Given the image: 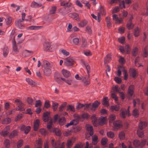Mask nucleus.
<instances>
[{
	"label": "nucleus",
	"mask_w": 148,
	"mask_h": 148,
	"mask_svg": "<svg viewBox=\"0 0 148 148\" xmlns=\"http://www.w3.org/2000/svg\"><path fill=\"white\" fill-rule=\"evenodd\" d=\"M55 139H52L51 141V145L53 148H64L65 143L64 142L62 143V145H60V141L58 139L56 141H55Z\"/></svg>",
	"instance_id": "nucleus-1"
},
{
	"label": "nucleus",
	"mask_w": 148,
	"mask_h": 148,
	"mask_svg": "<svg viewBox=\"0 0 148 148\" xmlns=\"http://www.w3.org/2000/svg\"><path fill=\"white\" fill-rule=\"evenodd\" d=\"M14 102L18 106V108L16 109V110L21 111H24L25 110L24 107L25 105L21 100L16 99L15 100Z\"/></svg>",
	"instance_id": "nucleus-2"
},
{
	"label": "nucleus",
	"mask_w": 148,
	"mask_h": 148,
	"mask_svg": "<svg viewBox=\"0 0 148 148\" xmlns=\"http://www.w3.org/2000/svg\"><path fill=\"white\" fill-rule=\"evenodd\" d=\"M146 139H143L140 141L138 139H135L133 142L134 146L136 147H142L146 144Z\"/></svg>",
	"instance_id": "nucleus-3"
},
{
	"label": "nucleus",
	"mask_w": 148,
	"mask_h": 148,
	"mask_svg": "<svg viewBox=\"0 0 148 148\" xmlns=\"http://www.w3.org/2000/svg\"><path fill=\"white\" fill-rule=\"evenodd\" d=\"M134 86L133 85H130L128 87L127 90L128 96L127 97L129 99H131V97L134 94Z\"/></svg>",
	"instance_id": "nucleus-4"
},
{
	"label": "nucleus",
	"mask_w": 148,
	"mask_h": 148,
	"mask_svg": "<svg viewBox=\"0 0 148 148\" xmlns=\"http://www.w3.org/2000/svg\"><path fill=\"white\" fill-rule=\"evenodd\" d=\"M74 63V60L72 58H66L64 61V65L68 67H69L73 65Z\"/></svg>",
	"instance_id": "nucleus-5"
},
{
	"label": "nucleus",
	"mask_w": 148,
	"mask_h": 148,
	"mask_svg": "<svg viewBox=\"0 0 148 148\" xmlns=\"http://www.w3.org/2000/svg\"><path fill=\"white\" fill-rule=\"evenodd\" d=\"M23 22L21 19H18L15 21V25L17 27L20 29H23L25 26L22 23Z\"/></svg>",
	"instance_id": "nucleus-6"
},
{
	"label": "nucleus",
	"mask_w": 148,
	"mask_h": 148,
	"mask_svg": "<svg viewBox=\"0 0 148 148\" xmlns=\"http://www.w3.org/2000/svg\"><path fill=\"white\" fill-rule=\"evenodd\" d=\"M84 85L86 86L89 85L90 84V79L89 75H88L85 76H82V80Z\"/></svg>",
	"instance_id": "nucleus-7"
},
{
	"label": "nucleus",
	"mask_w": 148,
	"mask_h": 148,
	"mask_svg": "<svg viewBox=\"0 0 148 148\" xmlns=\"http://www.w3.org/2000/svg\"><path fill=\"white\" fill-rule=\"evenodd\" d=\"M12 48L13 51L16 53H17L19 52V49L17 47V45H18V44H16L14 37L12 39Z\"/></svg>",
	"instance_id": "nucleus-8"
},
{
	"label": "nucleus",
	"mask_w": 148,
	"mask_h": 148,
	"mask_svg": "<svg viewBox=\"0 0 148 148\" xmlns=\"http://www.w3.org/2000/svg\"><path fill=\"white\" fill-rule=\"evenodd\" d=\"M50 112H46L43 114L42 120L45 122H47L49 120L50 121V118H51L49 116Z\"/></svg>",
	"instance_id": "nucleus-9"
},
{
	"label": "nucleus",
	"mask_w": 148,
	"mask_h": 148,
	"mask_svg": "<svg viewBox=\"0 0 148 148\" xmlns=\"http://www.w3.org/2000/svg\"><path fill=\"white\" fill-rule=\"evenodd\" d=\"M10 130V128L9 126H7L4 129L3 131L0 132V134L2 136L5 137L9 133Z\"/></svg>",
	"instance_id": "nucleus-10"
},
{
	"label": "nucleus",
	"mask_w": 148,
	"mask_h": 148,
	"mask_svg": "<svg viewBox=\"0 0 148 148\" xmlns=\"http://www.w3.org/2000/svg\"><path fill=\"white\" fill-rule=\"evenodd\" d=\"M31 127L29 126H26L24 125H22L20 128L21 131L24 132V133L27 134L30 131L31 129Z\"/></svg>",
	"instance_id": "nucleus-11"
},
{
	"label": "nucleus",
	"mask_w": 148,
	"mask_h": 148,
	"mask_svg": "<svg viewBox=\"0 0 148 148\" xmlns=\"http://www.w3.org/2000/svg\"><path fill=\"white\" fill-rule=\"evenodd\" d=\"M68 15L69 17L73 18L77 21H79L80 20L79 15L77 13H71L69 14Z\"/></svg>",
	"instance_id": "nucleus-12"
},
{
	"label": "nucleus",
	"mask_w": 148,
	"mask_h": 148,
	"mask_svg": "<svg viewBox=\"0 0 148 148\" xmlns=\"http://www.w3.org/2000/svg\"><path fill=\"white\" fill-rule=\"evenodd\" d=\"M51 44L48 42H45L43 45V50L45 51H50Z\"/></svg>",
	"instance_id": "nucleus-13"
},
{
	"label": "nucleus",
	"mask_w": 148,
	"mask_h": 148,
	"mask_svg": "<svg viewBox=\"0 0 148 148\" xmlns=\"http://www.w3.org/2000/svg\"><path fill=\"white\" fill-rule=\"evenodd\" d=\"M91 105V103L88 104H82L80 103H78L76 107V108L77 110H80L84 107H85L86 108H89Z\"/></svg>",
	"instance_id": "nucleus-14"
},
{
	"label": "nucleus",
	"mask_w": 148,
	"mask_h": 148,
	"mask_svg": "<svg viewBox=\"0 0 148 148\" xmlns=\"http://www.w3.org/2000/svg\"><path fill=\"white\" fill-rule=\"evenodd\" d=\"M51 132L55 133V135L58 136H60L61 134L60 130L57 128H53L51 130Z\"/></svg>",
	"instance_id": "nucleus-15"
},
{
	"label": "nucleus",
	"mask_w": 148,
	"mask_h": 148,
	"mask_svg": "<svg viewBox=\"0 0 148 148\" xmlns=\"http://www.w3.org/2000/svg\"><path fill=\"white\" fill-rule=\"evenodd\" d=\"M146 8L143 9L141 11V14L143 15L147 16L148 15V1L146 3Z\"/></svg>",
	"instance_id": "nucleus-16"
},
{
	"label": "nucleus",
	"mask_w": 148,
	"mask_h": 148,
	"mask_svg": "<svg viewBox=\"0 0 148 148\" xmlns=\"http://www.w3.org/2000/svg\"><path fill=\"white\" fill-rule=\"evenodd\" d=\"M52 73L51 69L50 68L45 67L44 70V75L47 76L50 75Z\"/></svg>",
	"instance_id": "nucleus-17"
},
{
	"label": "nucleus",
	"mask_w": 148,
	"mask_h": 148,
	"mask_svg": "<svg viewBox=\"0 0 148 148\" xmlns=\"http://www.w3.org/2000/svg\"><path fill=\"white\" fill-rule=\"evenodd\" d=\"M40 121L39 119H37L34 123V130L37 131L39 127Z\"/></svg>",
	"instance_id": "nucleus-18"
},
{
	"label": "nucleus",
	"mask_w": 148,
	"mask_h": 148,
	"mask_svg": "<svg viewBox=\"0 0 148 148\" xmlns=\"http://www.w3.org/2000/svg\"><path fill=\"white\" fill-rule=\"evenodd\" d=\"M113 125L115 127L119 128L122 126L121 122L120 120H116L113 122Z\"/></svg>",
	"instance_id": "nucleus-19"
},
{
	"label": "nucleus",
	"mask_w": 148,
	"mask_h": 148,
	"mask_svg": "<svg viewBox=\"0 0 148 148\" xmlns=\"http://www.w3.org/2000/svg\"><path fill=\"white\" fill-rule=\"evenodd\" d=\"M78 123V121L76 119H73L70 122L66 124L65 126L67 127H68L70 126L71 125H76Z\"/></svg>",
	"instance_id": "nucleus-20"
},
{
	"label": "nucleus",
	"mask_w": 148,
	"mask_h": 148,
	"mask_svg": "<svg viewBox=\"0 0 148 148\" xmlns=\"http://www.w3.org/2000/svg\"><path fill=\"white\" fill-rule=\"evenodd\" d=\"M53 123V119L52 118H50V121L47 123V127L48 130L50 132H51V130L52 128H53L52 127V125Z\"/></svg>",
	"instance_id": "nucleus-21"
},
{
	"label": "nucleus",
	"mask_w": 148,
	"mask_h": 148,
	"mask_svg": "<svg viewBox=\"0 0 148 148\" xmlns=\"http://www.w3.org/2000/svg\"><path fill=\"white\" fill-rule=\"evenodd\" d=\"M62 73L63 76L65 77H68L71 75V74L69 71L64 69L62 70Z\"/></svg>",
	"instance_id": "nucleus-22"
},
{
	"label": "nucleus",
	"mask_w": 148,
	"mask_h": 148,
	"mask_svg": "<svg viewBox=\"0 0 148 148\" xmlns=\"http://www.w3.org/2000/svg\"><path fill=\"white\" fill-rule=\"evenodd\" d=\"M147 123L145 121H141L139 124V128L143 130L147 126Z\"/></svg>",
	"instance_id": "nucleus-23"
},
{
	"label": "nucleus",
	"mask_w": 148,
	"mask_h": 148,
	"mask_svg": "<svg viewBox=\"0 0 148 148\" xmlns=\"http://www.w3.org/2000/svg\"><path fill=\"white\" fill-rule=\"evenodd\" d=\"M86 130L88 131H90L89 135L90 136H92L94 132L93 127L92 126L89 125L86 126Z\"/></svg>",
	"instance_id": "nucleus-24"
},
{
	"label": "nucleus",
	"mask_w": 148,
	"mask_h": 148,
	"mask_svg": "<svg viewBox=\"0 0 148 148\" xmlns=\"http://www.w3.org/2000/svg\"><path fill=\"white\" fill-rule=\"evenodd\" d=\"M107 118L106 117L101 116L99 119V124L100 125H103L105 123Z\"/></svg>",
	"instance_id": "nucleus-25"
},
{
	"label": "nucleus",
	"mask_w": 148,
	"mask_h": 148,
	"mask_svg": "<svg viewBox=\"0 0 148 148\" xmlns=\"http://www.w3.org/2000/svg\"><path fill=\"white\" fill-rule=\"evenodd\" d=\"M18 132L17 130H14L10 134L9 137L10 138H14L18 135Z\"/></svg>",
	"instance_id": "nucleus-26"
},
{
	"label": "nucleus",
	"mask_w": 148,
	"mask_h": 148,
	"mask_svg": "<svg viewBox=\"0 0 148 148\" xmlns=\"http://www.w3.org/2000/svg\"><path fill=\"white\" fill-rule=\"evenodd\" d=\"M26 80L29 85L32 86V87L34 86L36 84L35 82L30 78H27L26 79Z\"/></svg>",
	"instance_id": "nucleus-27"
},
{
	"label": "nucleus",
	"mask_w": 148,
	"mask_h": 148,
	"mask_svg": "<svg viewBox=\"0 0 148 148\" xmlns=\"http://www.w3.org/2000/svg\"><path fill=\"white\" fill-rule=\"evenodd\" d=\"M83 65H84L86 67V69L87 71V73L88 75H89V73L90 71V67L89 66L88 64L85 61H83L82 62Z\"/></svg>",
	"instance_id": "nucleus-28"
},
{
	"label": "nucleus",
	"mask_w": 148,
	"mask_h": 148,
	"mask_svg": "<svg viewBox=\"0 0 148 148\" xmlns=\"http://www.w3.org/2000/svg\"><path fill=\"white\" fill-rule=\"evenodd\" d=\"M80 38L77 37H75L73 39V43L75 45L77 46L80 42Z\"/></svg>",
	"instance_id": "nucleus-29"
},
{
	"label": "nucleus",
	"mask_w": 148,
	"mask_h": 148,
	"mask_svg": "<svg viewBox=\"0 0 148 148\" xmlns=\"http://www.w3.org/2000/svg\"><path fill=\"white\" fill-rule=\"evenodd\" d=\"M66 122V119L64 117H60L59 120V123L60 125H64Z\"/></svg>",
	"instance_id": "nucleus-30"
},
{
	"label": "nucleus",
	"mask_w": 148,
	"mask_h": 148,
	"mask_svg": "<svg viewBox=\"0 0 148 148\" xmlns=\"http://www.w3.org/2000/svg\"><path fill=\"white\" fill-rule=\"evenodd\" d=\"M43 65L45 68V67H49V68H51L52 66V64L46 60H45L43 61Z\"/></svg>",
	"instance_id": "nucleus-31"
},
{
	"label": "nucleus",
	"mask_w": 148,
	"mask_h": 148,
	"mask_svg": "<svg viewBox=\"0 0 148 148\" xmlns=\"http://www.w3.org/2000/svg\"><path fill=\"white\" fill-rule=\"evenodd\" d=\"M130 74L133 77H135L136 76V72L135 69H131L129 70Z\"/></svg>",
	"instance_id": "nucleus-32"
},
{
	"label": "nucleus",
	"mask_w": 148,
	"mask_h": 148,
	"mask_svg": "<svg viewBox=\"0 0 148 148\" xmlns=\"http://www.w3.org/2000/svg\"><path fill=\"white\" fill-rule=\"evenodd\" d=\"M42 5L41 3H38L34 1L32 2L31 5V7L35 8L40 7Z\"/></svg>",
	"instance_id": "nucleus-33"
},
{
	"label": "nucleus",
	"mask_w": 148,
	"mask_h": 148,
	"mask_svg": "<svg viewBox=\"0 0 148 148\" xmlns=\"http://www.w3.org/2000/svg\"><path fill=\"white\" fill-rule=\"evenodd\" d=\"M39 132L42 135L46 136L48 134V131L44 128H41L39 130Z\"/></svg>",
	"instance_id": "nucleus-34"
},
{
	"label": "nucleus",
	"mask_w": 148,
	"mask_h": 148,
	"mask_svg": "<svg viewBox=\"0 0 148 148\" xmlns=\"http://www.w3.org/2000/svg\"><path fill=\"white\" fill-rule=\"evenodd\" d=\"M108 101V97H105L103 99L102 104L105 106H109Z\"/></svg>",
	"instance_id": "nucleus-35"
},
{
	"label": "nucleus",
	"mask_w": 148,
	"mask_h": 148,
	"mask_svg": "<svg viewBox=\"0 0 148 148\" xmlns=\"http://www.w3.org/2000/svg\"><path fill=\"white\" fill-rule=\"evenodd\" d=\"M128 114L126 112V110L124 109L123 110H121L120 113V116L122 118L124 119L125 118L126 115Z\"/></svg>",
	"instance_id": "nucleus-36"
},
{
	"label": "nucleus",
	"mask_w": 148,
	"mask_h": 148,
	"mask_svg": "<svg viewBox=\"0 0 148 148\" xmlns=\"http://www.w3.org/2000/svg\"><path fill=\"white\" fill-rule=\"evenodd\" d=\"M132 115L135 118L138 117L139 114V112L138 110L135 109L132 112Z\"/></svg>",
	"instance_id": "nucleus-37"
},
{
	"label": "nucleus",
	"mask_w": 148,
	"mask_h": 148,
	"mask_svg": "<svg viewBox=\"0 0 148 148\" xmlns=\"http://www.w3.org/2000/svg\"><path fill=\"white\" fill-rule=\"evenodd\" d=\"M74 143V141H72L71 139L68 140L66 144V148H71Z\"/></svg>",
	"instance_id": "nucleus-38"
},
{
	"label": "nucleus",
	"mask_w": 148,
	"mask_h": 148,
	"mask_svg": "<svg viewBox=\"0 0 148 148\" xmlns=\"http://www.w3.org/2000/svg\"><path fill=\"white\" fill-rule=\"evenodd\" d=\"M42 27L41 26H31L27 28L28 30H37Z\"/></svg>",
	"instance_id": "nucleus-39"
},
{
	"label": "nucleus",
	"mask_w": 148,
	"mask_h": 148,
	"mask_svg": "<svg viewBox=\"0 0 148 148\" xmlns=\"http://www.w3.org/2000/svg\"><path fill=\"white\" fill-rule=\"evenodd\" d=\"M61 79L64 82L66 83L67 84L69 85H71L72 84V80L70 79H66L62 77H61Z\"/></svg>",
	"instance_id": "nucleus-40"
},
{
	"label": "nucleus",
	"mask_w": 148,
	"mask_h": 148,
	"mask_svg": "<svg viewBox=\"0 0 148 148\" xmlns=\"http://www.w3.org/2000/svg\"><path fill=\"white\" fill-rule=\"evenodd\" d=\"M87 20H84L80 22L79 24V26L80 27H83L85 26L87 24Z\"/></svg>",
	"instance_id": "nucleus-41"
},
{
	"label": "nucleus",
	"mask_w": 148,
	"mask_h": 148,
	"mask_svg": "<svg viewBox=\"0 0 148 148\" xmlns=\"http://www.w3.org/2000/svg\"><path fill=\"white\" fill-rule=\"evenodd\" d=\"M137 134L138 136L140 138H141L144 136V133L142 130H140L139 128L137 130Z\"/></svg>",
	"instance_id": "nucleus-42"
},
{
	"label": "nucleus",
	"mask_w": 148,
	"mask_h": 148,
	"mask_svg": "<svg viewBox=\"0 0 148 148\" xmlns=\"http://www.w3.org/2000/svg\"><path fill=\"white\" fill-rule=\"evenodd\" d=\"M66 110L74 112L75 111V109L74 106L71 105H69L67 106Z\"/></svg>",
	"instance_id": "nucleus-43"
},
{
	"label": "nucleus",
	"mask_w": 148,
	"mask_h": 148,
	"mask_svg": "<svg viewBox=\"0 0 148 148\" xmlns=\"http://www.w3.org/2000/svg\"><path fill=\"white\" fill-rule=\"evenodd\" d=\"M119 106L118 105H116L115 106H111L110 107V109L112 111L114 110L116 111H119Z\"/></svg>",
	"instance_id": "nucleus-44"
},
{
	"label": "nucleus",
	"mask_w": 148,
	"mask_h": 148,
	"mask_svg": "<svg viewBox=\"0 0 148 148\" xmlns=\"http://www.w3.org/2000/svg\"><path fill=\"white\" fill-rule=\"evenodd\" d=\"M134 27V25L132 22H129L127 23V28L129 30L133 29Z\"/></svg>",
	"instance_id": "nucleus-45"
},
{
	"label": "nucleus",
	"mask_w": 148,
	"mask_h": 148,
	"mask_svg": "<svg viewBox=\"0 0 148 148\" xmlns=\"http://www.w3.org/2000/svg\"><path fill=\"white\" fill-rule=\"evenodd\" d=\"M3 56L6 57L9 52L8 48L7 47H5L3 49Z\"/></svg>",
	"instance_id": "nucleus-46"
},
{
	"label": "nucleus",
	"mask_w": 148,
	"mask_h": 148,
	"mask_svg": "<svg viewBox=\"0 0 148 148\" xmlns=\"http://www.w3.org/2000/svg\"><path fill=\"white\" fill-rule=\"evenodd\" d=\"M100 8V12L99 13H100V14H101L103 15H106V12L105 10L103 7L101 5L99 7Z\"/></svg>",
	"instance_id": "nucleus-47"
},
{
	"label": "nucleus",
	"mask_w": 148,
	"mask_h": 148,
	"mask_svg": "<svg viewBox=\"0 0 148 148\" xmlns=\"http://www.w3.org/2000/svg\"><path fill=\"white\" fill-rule=\"evenodd\" d=\"M11 121V119L9 118H5L2 122L3 124H8L10 123Z\"/></svg>",
	"instance_id": "nucleus-48"
},
{
	"label": "nucleus",
	"mask_w": 148,
	"mask_h": 148,
	"mask_svg": "<svg viewBox=\"0 0 148 148\" xmlns=\"http://www.w3.org/2000/svg\"><path fill=\"white\" fill-rule=\"evenodd\" d=\"M140 30L138 27L135 28L134 30V35L136 37H138L140 34Z\"/></svg>",
	"instance_id": "nucleus-49"
},
{
	"label": "nucleus",
	"mask_w": 148,
	"mask_h": 148,
	"mask_svg": "<svg viewBox=\"0 0 148 148\" xmlns=\"http://www.w3.org/2000/svg\"><path fill=\"white\" fill-rule=\"evenodd\" d=\"M116 119V116L114 114H111L109 116V122H112Z\"/></svg>",
	"instance_id": "nucleus-50"
},
{
	"label": "nucleus",
	"mask_w": 148,
	"mask_h": 148,
	"mask_svg": "<svg viewBox=\"0 0 148 148\" xmlns=\"http://www.w3.org/2000/svg\"><path fill=\"white\" fill-rule=\"evenodd\" d=\"M138 49L136 47H135L133 49L132 53L133 56H136L138 53Z\"/></svg>",
	"instance_id": "nucleus-51"
},
{
	"label": "nucleus",
	"mask_w": 148,
	"mask_h": 148,
	"mask_svg": "<svg viewBox=\"0 0 148 148\" xmlns=\"http://www.w3.org/2000/svg\"><path fill=\"white\" fill-rule=\"evenodd\" d=\"M58 106V104L56 102L53 103L52 104V107L54 111H56Z\"/></svg>",
	"instance_id": "nucleus-52"
},
{
	"label": "nucleus",
	"mask_w": 148,
	"mask_h": 148,
	"mask_svg": "<svg viewBox=\"0 0 148 148\" xmlns=\"http://www.w3.org/2000/svg\"><path fill=\"white\" fill-rule=\"evenodd\" d=\"M119 139H124L125 138V134L124 132L121 131L119 133Z\"/></svg>",
	"instance_id": "nucleus-53"
},
{
	"label": "nucleus",
	"mask_w": 148,
	"mask_h": 148,
	"mask_svg": "<svg viewBox=\"0 0 148 148\" xmlns=\"http://www.w3.org/2000/svg\"><path fill=\"white\" fill-rule=\"evenodd\" d=\"M4 145L6 148H9L10 145V142L9 139H5Z\"/></svg>",
	"instance_id": "nucleus-54"
},
{
	"label": "nucleus",
	"mask_w": 148,
	"mask_h": 148,
	"mask_svg": "<svg viewBox=\"0 0 148 148\" xmlns=\"http://www.w3.org/2000/svg\"><path fill=\"white\" fill-rule=\"evenodd\" d=\"M107 134L108 137L110 138H113L114 136V133L112 132H108Z\"/></svg>",
	"instance_id": "nucleus-55"
},
{
	"label": "nucleus",
	"mask_w": 148,
	"mask_h": 148,
	"mask_svg": "<svg viewBox=\"0 0 148 148\" xmlns=\"http://www.w3.org/2000/svg\"><path fill=\"white\" fill-rule=\"evenodd\" d=\"M100 103L97 101H95L92 104V108H96L100 104Z\"/></svg>",
	"instance_id": "nucleus-56"
},
{
	"label": "nucleus",
	"mask_w": 148,
	"mask_h": 148,
	"mask_svg": "<svg viewBox=\"0 0 148 148\" xmlns=\"http://www.w3.org/2000/svg\"><path fill=\"white\" fill-rule=\"evenodd\" d=\"M56 10V7L55 6L53 7L50 10V14H53L55 13Z\"/></svg>",
	"instance_id": "nucleus-57"
},
{
	"label": "nucleus",
	"mask_w": 148,
	"mask_h": 148,
	"mask_svg": "<svg viewBox=\"0 0 148 148\" xmlns=\"http://www.w3.org/2000/svg\"><path fill=\"white\" fill-rule=\"evenodd\" d=\"M23 141L22 140H19L17 144V148H20L23 145Z\"/></svg>",
	"instance_id": "nucleus-58"
},
{
	"label": "nucleus",
	"mask_w": 148,
	"mask_h": 148,
	"mask_svg": "<svg viewBox=\"0 0 148 148\" xmlns=\"http://www.w3.org/2000/svg\"><path fill=\"white\" fill-rule=\"evenodd\" d=\"M106 21L108 27H110L112 25L110 21V18L108 17H107L106 18Z\"/></svg>",
	"instance_id": "nucleus-59"
},
{
	"label": "nucleus",
	"mask_w": 148,
	"mask_h": 148,
	"mask_svg": "<svg viewBox=\"0 0 148 148\" xmlns=\"http://www.w3.org/2000/svg\"><path fill=\"white\" fill-rule=\"evenodd\" d=\"M71 3L69 2L65 3L64 1L61 2L60 3V5L62 6H65L68 7L70 6Z\"/></svg>",
	"instance_id": "nucleus-60"
},
{
	"label": "nucleus",
	"mask_w": 148,
	"mask_h": 148,
	"mask_svg": "<svg viewBox=\"0 0 148 148\" xmlns=\"http://www.w3.org/2000/svg\"><path fill=\"white\" fill-rule=\"evenodd\" d=\"M119 6L120 8L121 9L125 8V2L124 1H123L120 2L119 3Z\"/></svg>",
	"instance_id": "nucleus-61"
},
{
	"label": "nucleus",
	"mask_w": 148,
	"mask_h": 148,
	"mask_svg": "<svg viewBox=\"0 0 148 148\" xmlns=\"http://www.w3.org/2000/svg\"><path fill=\"white\" fill-rule=\"evenodd\" d=\"M88 45V44L86 40L84 39L82 40V44L81 47L82 48H85Z\"/></svg>",
	"instance_id": "nucleus-62"
},
{
	"label": "nucleus",
	"mask_w": 148,
	"mask_h": 148,
	"mask_svg": "<svg viewBox=\"0 0 148 148\" xmlns=\"http://www.w3.org/2000/svg\"><path fill=\"white\" fill-rule=\"evenodd\" d=\"M148 56V52L147 50L146 47L144 48V50L143 54V57L146 58Z\"/></svg>",
	"instance_id": "nucleus-63"
},
{
	"label": "nucleus",
	"mask_w": 148,
	"mask_h": 148,
	"mask_svg": "<svg viewBox=\"0 0 148 148\" xmlns=\"http://www.w3.org/2000/svg\"><path fill=\"white\" fill-rule=\"evenodd\" d=\"M72 133V131L71 130H67L64 131L63 132V134L65 136H68L71 135Z\"/></svg>",
	"instance_id": "nucleus-64"
}]
</instances>
